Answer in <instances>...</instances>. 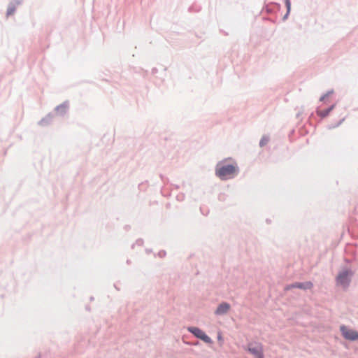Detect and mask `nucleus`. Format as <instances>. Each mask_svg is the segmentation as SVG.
Returning a JSON list of instances; mask_svg holds the SVG:
<instances>
[{
  "mask_svg": "<svg viewBox=\"0 0 358 358\" xmlns=\"http://www.w3.org/2000/svg\"><path fill=\"white\" fill-rule=\"evenodd\" d=\"M243 348L252 355L255 358H264L262 346L259 343H250Z\"/></svg>",
  "mask_w": 358,
  "mask_h": 358,
  "instance_id": "2",
  "label": "nucleus"
},
{
  "mask_svg": "<svg viewBox=\"0 0 358 358\" xmlns=\"http://www.w3.org/2000/svg\"><path fill=\"white\" fill-rule=\"evenodd\" d=\"M54 115L52 113L48 114L45 117L42 118L39 122L38 124L40 126H47L50 124V122L53 120Z\"/></svg>",
  "mask_w": 358,
  "mask_h": 358,
  "instance_id": "11",
  "label": "nucleus"
},
{
  "mask_svg": "<svg viewBox=\"0 0 358 358\" xmlns=\"http://www.w3.org/2000/svg\"><path fill=\"white\" fill-rule=\"evenodd\" d=\"M143 240L138 239V240L136 241V244L138 245H141L143 244Z\"/></svg>",
  "mask_w": 358,
  "mask_h": 358,
  "instance_id": "16",
  "label": "nucleus"
},
{
  "mask_svg": "<svg viewBox=\"0 0 358 358\" xmlns=\"http://www.w3.org/2000/svg\"><path fill=\"white\" fill-rule=\"evenodd\" d=\"M269 141V138L267 136H263L259 141V146L264 147L266 145Z\"/></svg>",
  "mask_w": 358,
  "mask_h": 358,
  "instance_id": "13",
  "label": "nucleus"
},
{
  "mask_svg": "<svg viewBox=\"0 0 358 358\" xmlns=\"http://www.w3.org/2000/svg\"><path fill=\"white\" fill-rule=\"evenodd\" d=\"M199 344V342H196V343H194L193 345H198Z\"/></svg>",
  "mask_w": 358,
  "mask_h": 358,
  "instance_id": "19",
  "label": "nucleus"
},
{
  "mask_svg": "<svg viewBox=\"0 0 358 358\" xmlns=\"http://www.w3.org/2000/svg\"><path fill=\"white\" fill-rule=\"evenodd\" d=\"M334 92L333 90H329L328 91L327 93H325L324 94H323L320 98V101H324L325 100V99L327 97H328L329 96H330L331 94H332Z\"/></svg>",
  "mask_w": 358,
  "mask_h": 358,
  "instance_id": "15",
  "label": "nucleus"
},
{
  "mask_svg": "<svg viewBox=\"0 0 358 358\" xmlns=\"http://www.w3.org/2000/svg\"><path fill=\"white\" fill-rule=\"evenodd\" d=\"M187 331L192 334L197 338L201 339L203 342L208 344H211L213 343L212 339L205 334L201 329L196 327H188Z\"/></svg>",
  "mask_w": 358,
  "mask_h": 358,
  "instance_id": "4",
  "label": "nucleus"
},
{
  "mask_svg": "<svg viewBox=\"0 0 358 358\" xmlns=\"http://www.w3.org/2000/svg\"><path fill=\"white\" fill-rule=\"evenodd\" d=\"M340 331L343 336L347 340L354 341L358 339V332L355 330L348 329L345 325L340 327Z\"/></svg>",
  "mask_w": 358,
  "mask_h": 358,
  "instance_id": "5",
  "label": "nucleus"
},
{
  "mask_svg": "<svg viewBox=\"0 0 358 358\" xmlns=\"http://www.w3.org/2000/svg\"><path fill=\"white\" fill-rule=\"evenodd\" d=\"M335 104L331 105L328 108L324 110H320L319 109H317L316 113L317 115H319L322 118H324L327 117L329 113L334 109Z\"/></svg>",
  "mask_w": 358,
  "mask_h": 358,
  "instance_id": "10",
  "label": "nucleus"
},
{
  "mask_svg": "<svg viewBox=\"0 0 358 358\" xmlns=\"http://www.w3.org/2000/svg\"><path fill=\"white\" fill-rule=\"evenodd\" d=\"M69 106V102L66 101H64V103L59 104V106H56L55 110L59 115L63 116L67 113Z\"/></svg>",
  "mask_w": 358,
  "mask_h": 358,
  "instance_id": "8",
  "label": "nucleus"
},
{
  "mask_svg": "<svg viewBox=\"0 0 358 358\" xmlns=\"http://www.w3.org/2000/svg\"><path fill=\"white\" fill-rule=\"evenodd\" d=\"M36 358H38V357H36Z\"/></svg>",
  "mask_w": 358,
  "mask_h": 358,
  "instance_id": "20",
  "label": "nucleus"
},
{
  "mask_svg": "<svg viewBox=\"0 0 358 358\" xmlns=\"http://www.w3.org/2000/svg\"><path fill=\"white\" fill-rule=\"evenodd\" d=\"M285 3L286 8H287V13L283 16V18H282L283 20H285L288 17L289 13H290V10H291L290 0H285Z\"/></svg>",
  "mask_w": 358,
  "mask_h": 358,
  "instance_id": "12",
  "label": "nucleus"
},
{
  "mask_svg": "<svg viewBox=\"0 0 358 358\" xmlns=\"http://www.w3.org/2000/svg\"><path fill=\"white\" fill-rule=\"evenodd\" d=\"M238 173L237 165L226 164L220 162L215 166V175L222 180L233 178Z\"/></svg>",
  "mask_w": 358,
  "mask_h": 358,
  "instance_id": "1",
  "label": "nucleus"
},
{
  "mask_svg": "<svg viewBox=\"0 0 358 358\" xmlns=\"http://www.w3.org/2000/svg\"><path fill=\"white\" fill-rule=\"evenodd\" d=\"M231 306L227 302L221 303L215 311V314L218 316L226 315L230 310Z\"/></svg>",
  "mask_w": 358,
  "mask_h": 358,
  "instance_id": "7",
  "label": "nucleus"
},
{
  "mask_svg": "<svg viewBox=\"0 0 358 358\" xmlns=\"http://www.w3.org/2000/svg\"><path fill=\"white\" fill-rule=\"evenodd\" d=\"M165 255H166V252L164 251H162L159 253V255L160 257L165 256Z\"/></svg>",
  "mask_w": 358,
  "mask_h": 358,
  "instance_id": "17",
  "label": "nucleus"
},
{
  "mask_svg": "<svg viewBox=\"0 0 358 358\" xmlns=\"http://www.w3.org/2000/svg\"><path fill=\"white\" fill-rule=\"evenodd\" d=\"M313 287V283L310 281H306V282H296L292 285H288L286 287V289H290L292 288H299L301 289L306 290L310 289Z\"/></svg>",
  "mask_w": 358,
  "mask_h": 358,
  "instance_id": "6",
  "label": "nucleus"
},
{
  "mask_svg": "<svg viewBox=\"0 0 358 358\" xmlns=\"http://www.w3.org/2000/svg\"><path fill=\"white\" fill-rule=\"evenodd\" d=\"M345 120V117H343V119H341L339 122H338L336 124H330L328 126V129H334L336 127H339L342 123Z\"/></svg>",
  "mask_w": 358,
  "mask_h": 358,
  "instance_id": "14",
  "label": "nucleus"
},
{
  "mask_svg": "<svg viewBox=\"0 0 358 358\" xmlns=\"http://www.w3.org/2000/svg\"><path fill=\"white\" fill-rule=\"evenodd\" d=\"M352 272L350 270H344L338 273L336 277V282L338 285H341L343 288H346L349 286L351 281L350 277Z\"/></svg>",
  "mask_w": 358,
  "mask_h": 358,
  "instance_id": "3",
  "label": "nucleus"
},
{
  "mask_svg": "<svg viewBox=\"0 0 358 358\" xmlns=\"http://www.w3.org/2000/svg\"><path fill=\"white\" fill-rule=\"evenodd\" d=\"M217 339H218L219 341H222V336H221L220 334H218V336H217Z\"/></svg>",
  "mask_w": 358,
  "mask_h": 358,
  "instance_id": "18",
  "label": "nucleus"
},
{
  "mask_svg": "<svg viewBox=\"0 0 358 358\" xmlns=\"http://www.w3.org/2000/svg\"><path fill=\"white\" fill-rule=\"evenodd\" d=\"M20 3H21L20 0H13L12 1H10L9 3L8 8H7V12H6L7 16L13 15L16 10V6L20 5Z\"/></svg>",
  "mask_w": 358,
  "mask_h": 358,
  "instance_id": "9",
  "label": "nucleus"
}]
</instances>
